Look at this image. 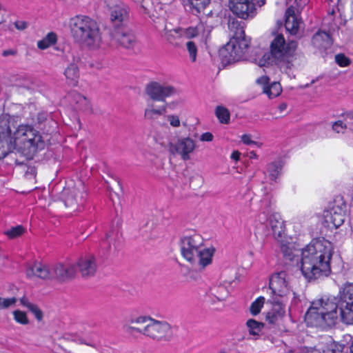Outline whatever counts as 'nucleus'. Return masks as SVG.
I'll list each match as a JSON object with an SVG mask.
<instances>
[{"instance_id":"35","label":"nucleus","mask_w":353,"mask_h":353,"mask_svg":"<svg viewBox=\"0 0 353 353\" xmlns=\"http://www.w3.org/2000/svg\"><path fill=\"white\" fill-rule=\"evenodd\" d=\"M249 332L251 335L257 336L260 334L263 327V324L255 320L250 319L246 323Z\"/></svg>"},{"instance_id":"33","label":"nucleus","mask_w":353,"mask_h":353,"mask_svg":"<svg viewBox=\"0 0 353 353\" xmlns=\"http://www.w3.org/2000/svg\"><path fill=\"white\" fill-rule=\"evenodd\" d=\"M57 40V34L54 32H49L43 39L37 42V47L41 50H45L56 43Z\"/></svg>"},{"instance_id":"19","label":"nucleus","mask_w":353,"mask_h":353,"mask_svg":"<svg viewBox=\"0 0 353 353\" xmlns=\"http://www.w3.org/2000/svg\"><path fill=\"white\" fill-rule=\"evenodd\" d=\"M77 266L83 277L93 276L97 269L95 257L92 255H87L81 257L78 261Z\"/></svg>"},{"instance_id":"36","label":"nucleus","mask_w":353,"mask_h":353,"mask_svg":"<svg viewBox=\"0 0 353 353\" xmlns=\"http://www.w3.org/2000/svg\"><path fill=\"white\" fill-rule=\"evenodd\" d=\"M14 320L19 324L26 325L29 323L27 314L21 310H16L12 312Z\"/></svg>"},{"instance_id":"38","label":"nucleus","mask_w":353,"mask_h":353,"mask_svg":"<svg viewBox=\"0 0 353 353\" xmlns=\"http://www.w3.org/2000/svg\"><path fill=\"white\" fill-rule=\"evenodd\" d=\"M24 232L25 229L23 226L17 225L5 231V234L10 239H14L22 235Z\"/></svg>"},{"instance_id":"42","label":"nucleus","mask_w":353,"mask_h":353,"mask_svg":"<svg viewBox=\"0 0 353 353\" xmlns=\"http://www.w3.org/2000/svg\"><path fill=\"white\" fill-rule=\"evenodd\" d=\"M286 4L289 5L290 7L292 5L294 10L296 9L297 11L303 8L308 3L310 0H285Z\"/></svg>"},{"instance_id":"49","label":"nucleus","mask_w":353,"mask_h":353,"mask_svg":"<svg viewBox=\"0 0 353 353\" xmlns=\"http://www.w3.org/2000/svg\"><path fill=\"white\" fill-rule=\"evenodd\" d=\"M268 218L266 212H263L258 215L257 221L261 225L263 229H265L268 226Z\"/></svg>"},{"instance_id":"45","label":"nucleus","mask_w":353,"mask_h":353,"mask_svg":"<svg viewBox=\"0 0 353 353\" xmlns=\"http://www.w3.org/2000/svg\"><path fill=\"white\" fill-rule=\"evenodd\" d=\"M328 4L327 14L332 17L337 11H339L338 3L339 0H327Z\"/></svg>"},{"instance_id":"18","label":"nucleus","mask_w":353,"mask_h":353,"mask_svg":"<svg viewBox=\"0 0 353 353\" xmlns=\"http://www.w3.org/2000/svg\"><path fill=\"white\" fill-rule=\"evenodd\" d=\"M109 12L111 21L119 25L128 19L129 8L122 2H117L110 7Z\"/></svg>"},{"instance_id":"20","label":"nucleus","mask_w":353,"mask_h":353,"mask_svg":"<svg viewBox=\"0 0 353 353\" xmlns=\"http://www.w3.org/2000/svg\"><path fill=\"white\" fill-rule=\"evenodd\" d=\"M51 268L42 264L39 262H35L28 265L26 269V275L28 278L38 277L42 279H51Z\"/></svg>"},{"instance_id":"46","label":"nucleus","mask_w":353,"mask_h":353,"mask_svg":"<svg viewBox=\"0 0 353 353\" xmlns=\"http://www.w3.org/2000/svg\"><path fill=\"white\" fill-rule=\"evenodd\" d=\"M336 63L341 67H346L350 65V59L343 54H339L335 56Z\"/></svg>"},{"instance_id":"39","label":"nucleus","mask_w":353,"mask_h":353,"mask_svg":"<svg viewBox=\"0 0 353 353\" xmlns=\"http://www.w3.org/2000/svg\"><path fill=\"white\" fill-rule=\"evenodd\" d=\"M265 303V298L263 296H259L257 298L252 304L250 306V312L253 315L258 314L261 307H263V304Z\"/></svg>"},{"instance_id":"26","label":"nucleus","mask_w":353,"mask_h":353,"mask_svg":"<svg viewBox=\"0 0 353 353\" xmlns=\"http://www.w3.org/2000/svg\"><path fill=\"white\" fill-rule=\"evenodd\" d=\"M312 44L319 49L327 48L332 45L330 34L324 31L316 32L312 37Z\"/></svg>"},{"instance_id":"54","label":"nucleus","mask_w":353,"mask_h":353,"mask_svg":"<svg viewBox=\"0 0 353 353\" xmlns=\"http://www.w3.org/2000/svg\"><path fill=\"white\" fill-rule=\"evenodd\" d=\"M213 134L211 132H205L201 135L200 141L210 142L213 140Z\"/></svg>"},{"instance_id":"10","label":"nucleus","mask_w":353,"mask_h":353,"mask_svg":"<svg viewBox=\"0 0 353 353\" xmlns=\"http://www.w3.org/2000/svg\"><path fill=\"white\" fill-rule=\"evenodd\" d=\"M347 205L342 198L338 197L323 211V216L328 226L340 227L346 218Z\"/></svg>"},{"instance_id":"59","label":"nucleus","mask_w":353,"mask_h":353,"mask_svg":"<svg viewBox=\"0 0 353 353\" xmlns=\"http://www.w3.org/2000/svg\"><path fill=\"white\" fill-rule=\"evenodd\" d=\"M177 105V101H172L170 103H166L165 105H163V106H167V109L170 108L171 110H174Z\"/></svg>"},{"instance_id":"60","label":"nucleus","mask_w":353,"mask_h":353,"mask_svg":"<svg viewBox=\"0 0 353 353\" xmlns=\"http://www.w3.org/2000/svg\"><path fill=\"white\" fill-rule=\"evenodd\" d=\"M282 251L285 256L288 257L290 260H292V253L285 250V246L281 247Z\"/></svg>"},{"instance_id":"40","label":"nucleus","mask_w":353,"mask_h":353,"mask_svg":"<svg viewBox=\"0 0 353 353\" xmlns=\"http://www.w3.org/2000/svg\"><path fill=\"white\" fill-rule=\"evenodd\" d=\"M187 50L189 53V57L192 62L196 61L197 48L193 41H189L186 43Z\"/></svg>"},{"instance_id":"48","label":"nucleus","mask_w":353,"mask_h":353,"mask_svg":"<svg viewBox=\"0 0 353 353\" xmlns=\"http://www.w3.org/2000/svg\"><path fill=\"white\" fill-rule=\"evenodd\" d=\"M346 128V123L342 120L336 121L332 124V130L337 133L343 132Z\"/></svg>"},{"instance_id":"16","label":"nucleus","mask_w":353,"mask_h":353,"mask_svg":"<svg viewBox=\"0 0 353 353\" xmlns=\"http://www.w3.org/2000/svg\"><path fill=\"white\" fill-rule=\"evenodd\" d=\"M111 35L113 41L126 49L133 48L137 43L134 33L126 28L114 30Z\"/></svg>"},{"instance_id":"34","label":"nucleus","mask_w":353,"mask_h":353,"mask_svg":"<svg viewBox=\"0 0 353 353\" xmlns=\"http://www.w3.org/2000/svg\"><path fill=\"white\" fill-rule=\"evenodd\" d=\"M215 114L221 123L226 124L229 123L230 115L227 108L223 106H217L215 110Z\"/></svg>"},{"instance_id":"25","label":"nucleus","mask_w":353,"mask_h":353,"mask_svg":"<svg viewBox=\"0 0 353 353\" xmlns=\"http://www.w3.org/2000/svg\"><path fill=\"white\" fill-rule=\"evenodd\" d=\"M63 194L67 195L64 200L66 207H74L83 202V194L79 190L74 189L69 191L68 189H65Z\"/></svg>"},{"instance_id":"4","label":"nucleus","mask_w":353,"mask_h":353,"mask_svg":"<svg viewBox=\"0 0 353 353\" xmlns=\"http://www.w3.org/2000/svg\"><path fill=\"white\" fill-rule=\"evenodd\" d=\"M70 33L74 41L90 50L101 48L103 41L97 21L85 15H77L69 21Z\"/></svg>"},{"instance_id":"64","label":"nucleus","mask_w":353,"mask_h":353,"mask_svg":"<svg viewBox=\"0 0 353 353\" xmlns=\"http://www.w3.org/2000/svg\"><path fill=\"white\" fill-rule=\"evenodd\" d=\"M255 1H256V3L259 6H262L263 5L265 4V0H255Z\"/></svg>"},{"instance_id":"14","label":"nucleus","mask_w":353,"mask_h":353,"mask_svg":"<svg viewBox=\"0 0 353 353\" xmlns=\"http://www.w3.org/2000/svg\"><path fill=\"white\" fill-rule=\"evenodd\" d=\"M229 8L239 18L246 19L255 15V5L250 0H230Z\"/></svg>"},{"instance_id":"41","label":"nucleus","mask_w":353,"mask_h":353,"mask_svg":"<svg viewBox=\"0 0 353 353\" xmlns=\"http://www.w3.org/2000/svg\"><path fill=\"white\" fill-rule=\"evenodd\" d=\"M17 298H2L0 297V310L7 309L11 306H13L17 303Z\"/></svg>"},{"instance_id":"17","label":"nucleus","mask_w":353,"mask_h":353,"mask_svg":"<svg viewBox=\"0 0 353 353\" xmlns=\"http://www.w3.org/2000/svg\"><path fill=\"white\" fill-rule=\"evenodd\" d=\"M256 83L261 85L263 93L267 94L269 99L279 97L282 92L281 84L277 81L270 83V79L268 76H262L256 80Z\"/></svg>"},{"instance_id":"61","label":"nucleus","mask_w":353,"mask_h":353,"mask_svg":"<svg viewBox=\"0 0 353 353\" xmlns=\"http://www.w3.org/2000/svg\"><path fill=\"white\" fill-rule=\"evenodd\" d=\"M263 203H264L265 205H267V212H269V208H270V206H271V204H272V202L270 200H269V198H267V200H263Z\"/></svg>"},{"instance_id":"30","label":"nucleus","mask_w":353,"mask_h":353,"mask_svg":"<svg viewBox=\"0 0 353 353\" xmlns=\"http://www.w3.org/2000/svg\"><path fill=\"white\" fill-rule=\"evenodd\" d=\"M166 37L168 41L174 46H179L182 42V39H185L183 28H181L168 31Z\"/></svg>"},{"instance_id":"55","label":"nucleus","mask_w":353,"mask_h":353,"mask_svg":"<svg viewBox=\"0 0 353 353\" xmlns=\"http://www.w3.org/2000/svg\"><path fill=\"white\" fill-rule=\"evenodd\" d=\"M77 103H79L85 106H89V101L84 96L77 94Z\"/></svg>"},{"instance_id":"28","label":"nucleus","mask_w":353,"mask_h":353,"mask_svg":"<svg viewBox=\"0 0 353 353\" xmlns=\"http://www.w3.org/2000/svg\"><path fill=\"white\" fill-rule=\"evenodd\" d=\"M167 112V106L155 107L153 104L148 105L144 112V117L146 119L154 121L159 116L163 115Z\"/></svg>"},{"instance_id":"24","label":"nucleus","mask_w":353,"mask_h":353,"mask_svg":"<svg viewBox=\"0 0 353 353\" xmlns=\"http://www.w3.org/2000/svg\"><path fill=\"white\" fill-rule=\"evenodd\" d=\"M338 317L346 324H353V302L352 303H336Z\"/></svg>"},{"instance_id":"56","label":"nucleus","mask_w":353,"mask_h":353,"mask_svg":"<svg viewBox=\"0 0 353 353\" xmlns=\"http://www.w3.org/2000/svg\"><path fill=\"white\" fill-rule=\"evenodd\" d=\"M14 26L17 29L23 30L27 28V23L23 21H18L15 22Z\"/></svg>"},{"instance_id":"12","label":"nucleus","mask_w":353,"mask_h":353,"mask_svg":"<svg viewBox=\"0 0 353 353\" xmlns=\"http://www.w3.org/2000/svg\"><path fill=\"white\" fill-rule=\"evenodd\" d=\"M196 148V141L190 137H180L175 143L170 144V152L180 156L182 160L188 161Z\"/></svg>"},{"instance_id":"47","label":"nucleus","mask_w":353,"mask_h":353,"mask_svg":"<svg viewBox=\"0 0 353 353\" xmlns=\"http://www.w3.org/2000/svg\"><path fill=\"white\" fill-rule=\"evenodd\" d=\"M167 121L173 128H179L181 125L179 117L176 114H168L166 116Z\"/></svg>"},{"instance_id":"15","label":"nucleus","mask_w":353,"mask_h":353,"mask_svg":"<svg viewBox=\"0 0 353 353\" xmlns=\"http://www.w3.org/2000/svg\"><path fill=\"white\" fill-rule=\"evenodd\" d=\"M63 338L67 341H73L78 344L86 345L92 347L97 346V334L88 330L65 333L63 335Z\"/></svg>"},{"instance_id":"57","label":"nucleus","mask_w":353,"mask_h":353,"mask_svg":"<svg viewBox=\"0 0 353 353\" xmlns=\"http://www.w3.org/2000/svg\"><path fill=\"white\" fill-rule=\"evenodd\" d=\"M240 156H241V153L239 151L235 150V151L232 152L230 157L232 159L234 160L235 161H238L240 159Z\"/></svg>"},{"instance_id":"29","label":"nucleus","mask_w":353,"mask_h":353,"mask_svg":"<svg viewBox=\"0 0 353 353\" xmlns=\"http://www.w3.org/2000/svg\"><path fill=\"white\" fill-rule=\"evenodd\" d=\"M332 301L336 303H353V283L346 285L341 293L339 299H334Z\"/></svg>"},{"instance_id":"6","label":"nucleus","mask_w":353,"mask_h":353,"mask_svg":"<svg viewBox=\"0 0 353 353\" xmlns=\"http://www.w3.org/2000/svg\"><path fill=\"white\" fill-rule=\"evenodd\" d=\"M231 30L236 28L233 37L219 50V56L223 65L230 64L241 60L250 59L248 51L250 39L245 37L242 26L235 22L229 24Z\"/></svg>"},{"instance_id":"22","label":"nucleus","mask_w":353,"mask_h":353,"mask_svg":"<svg viewBox=\"0 0 353 353\" xmlns=\"http://www.w3.org/2000/svg\"><path fill=\"white\" fill-rule=\"evenodd\" d=\"M211 32V28L205 26L203 22L199 23L195 27H189L183 29V32L185 39H190L197 36L202 38H208Z\"/></svg>"},{"instance_id":"51","label":"nucleus","mask_w":353,"mask_h":353,"mask_svg":"<svg viewBox=\"0 0 353 353\" xmlns=\"http://www.w3.org/2000/svg\"><path fill=\"white\" fill-rule=\"evenodd\" d=\"M38 321L43 319V312L35 304L29 310Z\"/></svg>"},{"instance_id":"27","label":"nucleus","mask_w":353,"mask_h":353,"mask_svg":"<svg viewBox=\"0 0 353 353\" xmlns=\"http://www.w3.org/2000/svg\"><path fill=\"white\" fill-rule=\"evenodd\" d=\"M64 75L65 77L68 84L72 86L77 85L79 72L77 65L75 63H70L65 69Z\"/></svg>"},{"instance_id":"1","label":"nucleus","mask_w":353,"mask_h":353,"mask_svg":"<svg viewBox=\"0 0 353 353\" xmlns=\"http://www.w3.org/2000/svg\"><path fill=\"white\" fill-rule=\"evenodd\" d=\"M334 249L332 243L325 239H313L301 249L299 267L307 280H315L330 273Z\"/></svg>"},{"instance_id":"32","label":"nucleus","mask_w":353,"mask_h":353,"mask_svg":"<svg viewBox=\"0 0 353 353\" xmlns=\"http://www.w3.org/2000/svg\"><path fill=\"white\" fill-rule=\"evenodd\" d=\"M283 164L281 161H274L268 165L267 172L270 180L276 181L281 174Z\"/></svg>"},{"instance_id":"50","label":"nucleus","mask_w":353,"mask_h":353,"mask_svg":"<svg viewBox=\"0 0 353 353\" xmlns=\"http://www.w3.org/2000/svg\"><path fill=\"white\" fill-rule=\"evenodd\" d=\"M241 140L245 145H255L258 147H260L261 145V144L259 143L258 142L252 140V136L250 134H243L241 137Z\"/></svg>"},{"instance_id":"3","label":"nucleus","mask_w":353,"mask_h":353,"mask_svg":"<svg viewBox=\"0 0 353 353\" xmlns=\"http://www.w3.org/2000/svg\"><path fill=\"white\" fill-rule=\"evenodd\" d=\"M296 48V41H286L283 34H276L270 42V52L263 55L259 64L263 66L274 63L281 69H291L297 61Z\"/></svg>"},{"instance_id":"21","label":"nucleus","mask_w":353,"mask_h":353,"mask_svg":"<svg viewBox=\"0 0 353 353\" xmlns=\"http://www.w3.org/2000/svg\"><path fill=\"white\" fill-rule=\"evenodd\" d=\"M268 226L270 227L274 238H280L284 234V221L278 213H272L268 218Z\"/></svg>"},{"instance_id":"2","label":"nucleus","mask_w":353,"mask_h":353,"mask_svg":"<svg viewBox=\"0 0 353 353\" xmlns=\"http://www.w3.org/2000/svg\"><path fill=\"white\" fill-rule=\"evenodd\" d=\"M6 143L10 148L41 150L45 143L40 133L30 125L15 128L14 118L8 114L0 117V143Z\"/></svg>"},{"instance_id":"13","label":"nucleus","mask_w":353,"mask_h":353,"mask_svg":"<svg viewBox=\"0 0 353 353\" xmlns=\"http://www.w3.org/2000/svg\"><path fill=\"white\" fill-rule=\"evenodd\" d=\"M52 277L59 281H67L72 279L77 272V265L70 261L59 263L51 267Z\"/></svg>"},{"instance_id":"7","label":"nucleus","mask_w":353,"mask_h":353,"mask_svg":"<svg viewBox=\"0 0 353 353\" xmlns=\"http://www.w3.org/2000/svg\"><path fill=\"white\" fill-rule=\"evenodd\" d=\"M337 319V305L330 299L312 302L305 315V321L310 327L332 326L336 323Z\"/></svg>"},{"instance_id":"53","label":"nucleus","mask_w":353,"mask_h":353,"mask_svg":"<svg viewBox=\"0 0 353 353\" xmlns=\"http://www.w3.org/2000/svg\"><path fill=\"white\" fill-rule=\"evenodd\" d=\"M21 304L30 310L34 304L32 303L26 296H23L19 299Z\"/></svg>"},{"instance_id":"9","label":"nucleus","mask_w":353,"mask_h":353,"mask_svg":"<svg viewBox=\"0 0 353 353\" xmlns=\"http://www.w3.org/2000/svg\"><path fill=\"white\" fill-rule=\"evenodd\" d=\"M131 323L145 324L143 335L156 341H168L172 336L170 325L165 321H159L147 316H139L130 321Z\"/></svg>"},{"instance_id":"58","label":"nucleus","mask_w":353,"mask_h":353,"mask_svg":"<svg viewBox=\"0 0 353 353\" xmlns=\"http://www.w3.org/2000/svg\"><path fill=\"white\" fill-rule=\"evenodd\" d=\"M288 105L286 103H281L278 106V111L279 114L283 113L287 109Z\"/></svg>"},{"instance_id":"43","label":"nucleus","mask_w":353,"mask_h":353,"mask_svg":"<svg viewBox=\"0 0 353 353\" xmlns=\"http://www.w3.org/2000/svg\"><path fill=\"white\" fill-rule=\"evenodd\" d=\"M212 294L220 301H224L227 296L228 292L224 287H218L212 290Z\"/></svg>"},{"instance_id":"5","label":"nucleus","mask_w":353,"mask_h":353,"mask_svg":"<svg viewBox=\"0 0 353 353\" xmlns=\"http://www.w3.org/2000/svg\"><path fill=\"white\" fill-rule=\"evenodd\" d=\"M182 256L190 263L204 269L212 262L215 252L213 247L204 248L203 237L196 233L181 237L180 241Z\"/></svg>"},{"instance_id":"44","label":"nucleus","mask_w":353,"mask_h":353,"mask_svg":"<svg viewBox=\"0 0 353 353\" xmlns=\"http://www.w3.org/2000/svg\"><path fill=\"white\" fill-rule=\"evenodd\" d=\"M143 328L137 327L132 325H126L125 332L128 334L137 337L139 334H143Z\"/></svg>"},{"instance_id":"63","label":"nucleus","mask_w":353,"mask_h":353,"mask_svg":"<svg viewBox=\"0 0 353 353\" xmlns=\"http://www.w3.org/2000/svg\"><path fill=\"white\" fill-rule=\"evenodd\" d=\"M14 54V52L12 50H4L3 52V55L4 57H6V56H8V55H10V54Z\"/></svg>"},{"instance_id":"62","label":"nucleus","mask_w":353,"mask_h":353,"mask_svg":"<svg viewBox=\"0 0 353 353\" xmlns=\"http://www.w3.org/2000/svg\"><path fill=\"white\" fill-rule=\"evenodd\" d=\"M135 3H139V4H141V7L144 10V12H147V9L145 7V6L143 4V3L145 1V0H133Z\"/></svg>"},{"instance_id":"23","label":"nucleus","mask_w":353,"mask_h":353,"mask_svg":"<svg viewBox=\"0 0 353 353\" xmlns=\"http://www.w3.org/2000/svg\"><path fill=\"white\" fill-rule=\"evenodd\" d=\"M294 12V6L292 5L285 12V27L291 34L297 33L301 23L295 16Z\"/></svg>"},{"instance_id":"31","label":"nucleus","mask_w":353,"mask_h":353,"mask_svg":"<svg viewBox=\"0 0 353 353\" xmlns=\"http://www.w3.org/2000/svg\"><path fill=\"white\" fill-rule=\"evenodd\" d=\"M343 350V345L332 342L325 348H312L309 353H341Z\"/></svg>"},{"instance_id":"52","label":"nucleus","mask_w":353,"mask_h":353,"mask_svg":"<svg viewBox=\"0 0 353 353\" xmlns=\"http://www.w3.org/2000/svg\"><path fill=\"white\" fill-rule=\"evenodd\" d=\"M343 117L344 123H346V127L349 125L350 128H352V125H353V112L345 113L343 115Z\"/></svg>"},{"instance_id":"8","label":"nucleus","mask_w":353,"mask_h":353,"mask_svg":"<svg viewBox=\"0 0 353 353\" xmlns=\"http://www.w3.org/2000/svg\"><path fill=\"white\" fill-rule=\"evenodd\" d=\"M270 288L274 294L269 301L274 305L276 314L272 318L283 316L285 312V303L288 296L291 294L292 289L290 276L285 271L273 274L270 279Z\"/></svg>"},{"instance_id":"11","label":"nucleus","mask_w":353,"mask_h":353,"mask_svg":"<svg viewBox=\"0 0 353 353\" xmlns=\"http://www.w3.org/2000/svg\"><path fill=\"white\" fill-rule=\"evenodd\" d=\"M146 94L153 101L165 102L168 97L179 94V90L168 83L152 81L145 87Z\"/></svg>"},{"instance_id":"37","label":"nucleus","mask_w":353,"mask_h":353,"mask_svg":"<svg viewBox=\"0 0 353 353\" xmlns=\"http://www.w3.org/2000/svg\"><path fill=\"white\" fill-rule=\"evenodd\" d=\"M210 0H189L191 8L197 13L203 11L210 3Z\"/></svg>"}]
</instances>
